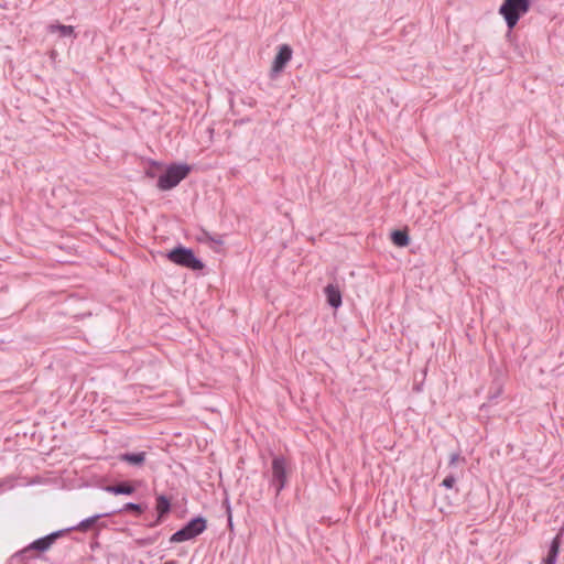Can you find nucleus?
Masks as SVG:
<instances>
[{
  "mask_svg": "<svg viewBox=\"0 0 564 564\" xmlns=\"http://www.w3.org/2000/svg\"><path fill=\"white\" fill-rule=\"evenodd\" d=\"M68 532H70V529H62L34 540L24 549L13 554L12 561L30 558L32 552L44 553L48 551L59 538L65 536Z\"/></svg>",
  "mask_w": 564,
  "mask_h": 564,
  "instance_id": "nucleus-1",
  "label": "nucleus"
},
{
  "mask_svg": "<svg viewBox=\"0 0 564 564\" xmlns=\"http://www.w3.org/2000/svg\"><path fill=\"white\" fill-rule=\"evenodd\" d=\"M192 171L186 163H172L159 176L156 186L160 191H170L185 180Z\"/></svg>",
  "mask_w": 564,
  "mask_h": 564,
  "instance_id": "nucleus-2",
  "label": "nucleus"
},
{
  "mask_svg": "<svg viewBox=\"0 0 564 564\" xmlns=\"http://www.w3.org/2000/svg\"><path fill=\"white\" fill-rule=\"evenodd\" d=\"M166 258L174 264L193 270L199 271L204 269V262L198 259L191 248L177 245L166 253Z\"/></svg>",
  "mask_w": 564,
  "mask_h": 564,
  "instance_id": "nucleus-3",
  "label": "nucleus"
},
{
  "mask_svg": "<svg viewBox=\"0 0 564 564\" xmlns=\"http://www.w3.org/2000/svg\"><path fill=\"white\" fill-rule=\"evenodd\" d=\"M207 529V519L203 516L192 518L185 525L170 536L171 543L189 541Z\"/></svg>",
  "mask_w": 564,
  "mask_h": 564,
  "instance_id": "nucleus-4",
  "label": "nucleus"
},
{
  "mask_svg": "<svg viewBox=\"0 0 564 564\" xmlns=\"http://www.w3.org/2000/svg\"><path fill=\"white\" fill-rule=\"evenodd\" d=\"M289 478V465L284 456H274L271 463L270 486L274 488L275 496L286 487Z\"/></svg>",
  "mask_w": 564,
  "mask_h": 564,
  "instance_id": "nucleus-5",
  "label": "nucleus"
},
{
  "mask_svg": "<svg viewBox=\"0 0 564 564\" xmlns=\"http://www.w3.org/2000/svg\"><path fill=\"white\" fill-rule=\"evenodd\" d=\"M293 50L289 44H282L279 46V51L274 56L272 67L270 70V78L274 79L280 73H282L286 64L291 61Z\"/></svg>",
  "mask_w": 564,
  "mask_h": 564,
  "instance_id": "nucleus-6",
  "label": "nucleus"
},
{
  "mask_svg": "<svg viewBox=\"0 0 564 564\" xmlns=\"http://www.w3.org/2000/svg\"><path fill=\"white\" fill-rule=\"evenodd\" d=\"M104 490L106 492L112 494V495H124L130 496L134 494L135 487L132 485L131 481L123 480L115 485H107L104 487Z\"/></svg>",
  "mask_w": 564,
  "mask_h": 564,
  "instance_id": "nucleus-7",
  "label": "nucleus"
},
{
  "mask_svg": "<svg viewBox=\"0 0 564 564\" xmlns=\"http://www.w3.org/2000/svg\"><path fill=\"white\" fill-rule=\"evenodd\" d=\"M326 301L333 308H338L341 305V292L337 285L328 284L324 289Z\"/></svg>",
  "mask_w": 564,
  "mask_h": 564,
  "instance_id": "nucleus-8",
  "label": "nucleus"
},
{
  "mask_svg": "<svg viewBox=\"0 0 564 564\" xmlns=\"http://www.w3.org/2000/svg\"><path fill=\"white\" fill-rule=\"evenodd\" d=\"M172 505L171 499L165 495L156 496V505L155 510L159 514V520H164L166 516L171 512Z\"/></svg>",
  "mask_w": 564,
  "mask_h": 564,
  "instance_id": "nucleus-9",
  "label": "nucleus"
},
{
  "mask_svg": "<svg viewBox=\"0 0 564 564\" xmlns=\"http://www.w3.org/2000/svg\"><path fill=\"white\" fill-rule=\"evenodd\" d=\"M109 516H111V513H109V512L95 514L87 519L82 520L77 525L70 527L69 529H70V531L76 530V531H80V532H86V531L90 530L100 518L109 517Z\"/></svg>",
  "mask_w": 564,
  "mask_h": 564,
  "instance_id": "nucleus-10",
  "label": "nucleus"
},
{
  "mask_svg": "<svg viewBox=\"0 0 564 564\" xmlns=\"http://www.w3.org/2000/svg\"><path fill=\"white\" fill-rule=\"evenodd\" d=\"M119 459L121 462H126L133 466H142L145 462V453L144 452L123 453V454H120Z\"/></svg>",
  "mask_w": 564,
  "mask_h": 564,
  "instance_id": "nucleus-11",
  "label": "nucleus"
},
{
  "mask_svg": "<svg viewBox=\"0 0 564 564\" xmlns=\"http://www.w3.org/2000/svg\"><path fill=\"white\" fill-rule=\"evenodd\" d=\"M148 509V505L145 503H134V502H127L123 505V507L119 510L111 511L112 514L117 513H123V512H133L137 517H140L145 510Z\"/></svg>",
  "mask_w": 564,
  "mask_h": 564,
  "instance_id": "nucleus-12",
  "label": "nucleus"
},
{
  "mask_svg": "<svg viewBox=\"0 0 564 564\" xmlns=\"http://www.w3.org/2000/svg\"><path fill=\"white\" fill-rule=\"evenodd\" d=\"M391 241L394 246L404 248L410 243V236L406 230L395 229L390 235Z\"/></svg>",
  "mask_w": 564,
  "mask_h": 564,
  "instance_id": "nucleus-13",
  "label": "nucleus"
},
{
  "mask_svg": "<svg viewBox=\"0 0 564 564\" xmlns=\"http://www.w3.org/2000/svg\"><path fill=\"white\" fill-rule=\"evenodd\" d=\"M48 32L55 33L58 32L62 37L66 36H76L74 33V28L72 25H64V24H50L47 28Z\"/></svg>",
  "mask_w": 564,
  "mask_h": 564,
  "instance_id": "nucleus-14",
  "label": "nucleus"
},
{
  "mask_svg": "<svg viewBox=\"0 0 564 564\" xmlns=\"http://www.w3.org/2000/svg\"><path fill=\"white\" fill-rule=\"evenodd\" d=\"M457 481V475L454 471H451L442 481V486L446 489L454 488L455 484Z\"/></svg>",
  "mask_w": 564,
  "mask_h": 564,
  "instance_id": "nucleus-15",
  "label": "nucleus"
},
{
  "mask_svg": "<svg viewBox=\"0 0 564 564\" xmlns=\"http://www.w3.org/2000/svg\"><path fill=\"white\" fill-rule=\"evenodd\" d=\"M162 167V164L155 161L151 162V167L145 171V175L148 177L154 178L156 176V170H160Z\"/></svg>",
  "mask_w": 564,
  "mask_h": 564,
  "instance_id": "nucleus-16",
  "label": "nucleus"
},
{
  "mask_svg": "<svg viewBox=\"0 0 564 564\" xmlns=\"http://www.w3.org/2000/svg\"><path fill=\"white\" fill-rule=\"evenodd\" d=\"M199 241H205V240H208V241H213L215 243H218V245H221L223 243V240L220 237L218 238H214L210 236V234L206 230H203L202 232V237L198 238Z\"/></svg>",
  "mask_w": 564,
  "mask_h": 564,
  "instance_id": "nucleus-17",
  "label": "nucleus"
},
{
  "mask_svg": "<svg viewBox=\"0 0 564 564\" xmlns=\"http://www.w3.org/2000/svg\"><path fill=\"white\" fill-rule=\"evenodd\" d=\"M458 462L465 463V458H463L459 453H452L449 456L448 467L454 468Z\"/></svg>",
  "mask_w": 564,
  "mask_h": 564,
  "instance_id": "nucleus-18",
  "label": "nucleus"
},
{
  "mask_svg": "<svg viewBox=\"0 0 564 564\" xmlns=\"http://www.w3.org/2000/svg\"><path fill=\"white\" fill-rule=\"evenodd\" d=\"M164 520H159V516L156 517L155 520H153L152 523L149 524L150 528H154V527H158L159 524H161Z\"/></svg>",
  "mask_w": 564,
  "mask_h": 564,
  "instance_id": "nucleus-19",
  "label": "nucleus"
},
{
  "mask_svg": "<svg viewBox=\"0 0 564 564\" xmlns=\"http://www.w3.org/2000/svg\"><path fill=\"white\" fill-rule=\"evenodd\" d=\"M164 564H176L175 561H167Z\"/></svg>",
  "mask_w": 564,
  "mask_h": 564,
  "instance_id": "nucleus-20",
  "label": "nucleus"
}]
</instances>
